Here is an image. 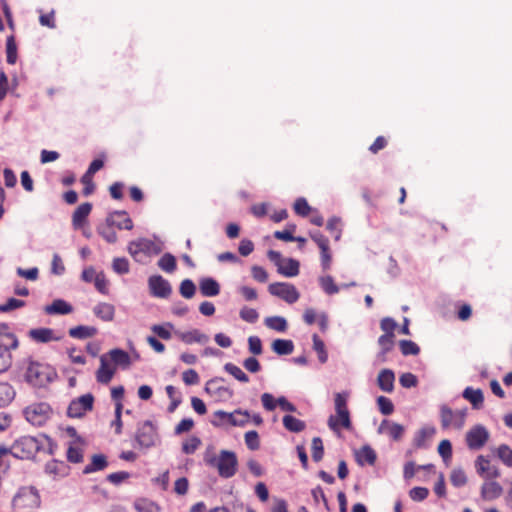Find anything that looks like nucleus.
I'll use <instances>...</instances> for the list:
<instances>
[{
  "instance_id": "nucleus-1",
  "label": "nucleus",
  "mask_w": 512,
  "mask_h": 512,
  "mask_svg": "<svg viewBox=\"0 0 512 512\" xmlns=\"http://www.w3.org/2000/svg\"><path fill=\"white\" fill-rule=\"evenodd\" d=\"M57 377L56 370L49 364L29 360L27 362L24 379L33 387H46Z\"/></svg>"
},
{
  "instance_id": "nucleus-2",
  "label": "nucleus",
  "mask_w": 512,
  "mask_h": 512,
  "mask_svg": "<svg viewBox=\"0 0 512 512\" xmlns=\"http://www.w3.org/2000/svg\"><path fill=\"white\" fill-rule=\"evenodd\" d=\"M41 496L34 486H22L17 489L11 500V508L14 512H26L39 508Z\"/></svg>"
},
{
  "instance_id": "nucleus-3",
  "label": "nucleus",
  "mask_w": 512,
  "mask_h": 512,
  "mask_svg": "<svg viewBox=\"0 0 512 512\" xmlns=\"http://www.w3.org/2000/svg\"><path fill=\"white\" fill-rule=\"evenodd\" d=\"M348 398V392H338L334 396L336 415H331L328 419V426L333 431H339L341 427L345 429L351 427L350 412L347 406Z\"/></svg>"
},
{
  "instance_id": "nucleus-4",
  "label": "nucleus",
  "mask_w": 512,
  "mask_h": 512,
  "mask_svg": "<svg viewBox=\"0 0 512 512\" xmlns=\"http://www.w3.org/2000/svg\"><path fill=\"white\" fill-rule=\"evenodd\" d=\"M19 341L10 332L7 324H0V374L7 371L12 364L11 350L17 349Z\"/></svg>"
},
{
  "instance_id": "nucleus-5",
  "label": "nucleus",
  "mask_w": 512,
  "mask_h": 512,
  "mask_svg": "<svg viewBox=\"0 0 512 512\" xmlns=\"http://www.w3.org/2000/svg\"><path fill=\"white\" fill-rule=\"evenodd\" d=\"M127 249L131 257L142 264L147 263L153 256L161 253V247L147 238H139L129 242Z\"/></svg>"
},
{
  "instance_id": "nucleus-6",
  "label": "nucleus",
  "mask_w": 512,
  "mask_h": 512,
  "mask_svg": "<svg viewBox=\"0 0 512 512\" xmlns=\"http://www.w3.org/2000/svg\"><path fill=\"white\" fill-rule=\"evenodd\" d=\"M207 463L217 468L218 473L223 478H230L237 471V457L232 451L222 450L218 457L207 459Z\"/></svg>"
},
{
  "instance_id": "nucleus-7",
  "label": "nucleus",
  "mask_w": 512,
  "mask_h": 512,
  "mask_svg": "<svg viewBox=\"0 0 512 512\" xmlns=\"http://www.w3.org/2000/svg\"><path fill=\"white\" fill-rule=\"evenodd\" d=\"M40 449V442L32 436H22L15 440L9 452L19 459H31ZM8 452V449H7Z\"/></svg>"
},
{
  "instance_id": "nucleus-8",
  "label": "nucleus",
  "mask_w": 512,
  "mask_h": 512,
  "mask_svg": "<svg viewBox=\"0 0 512 512\" xmlns=\"http://www.w3.org/2000/svg\"><path fill=\"white\" fill-rule=\"evenodd\" d=\"M26 420L34 426L41 427L46 424L52 415V409L48 403H33L23 411Z\"/></svg>"
},
{
  "instance_id": "nucleus-9",
  "label": "nucleus",
  "mask_w": 512,
  "mask_h": 512,
  "mask_svg": "<svg viewBox=\"0 0 512 512\" xmlns=\"http://www.w3.org/2000/svg\"><path fill=\"white\" fill-rule=\"evenodd\" d=\"M467 415V409H461L453 411L446 405L441 406L440 410V418H441V426L446 429L451 426L457 429H461L465 424V419Z\"/></svg>"
},
{
  "instance_id": "nucleus-10",
  "label": "nucleus",
  "mask_w": 512,
  "mask_h": 512,
  "mask_svg": "<svg viewBox=\"0 0 512 512\" xmlns=\"http://www.w3.org/2000/svg\"><path fill=\"white\" fill-rule=\"evenodd\" d=\"M135 440L141 448H150L154 446L158 440V433L155 425L149 420L144 421L139 425L136 431Z\"/></svg>"
},
{
  "instance_id": "nucleus-11",
  "label": "nucleus",
  "mask_w": 512,
  "mask_h": 512,
  "mask_svg": "<svg viewBox=\"0 0 512 512\" xmlns=\"http://www.w3.org/2000/svg\"><path fill=\"white\" fill-rule=\"evenodd\" d=\"M489 437L490 434L487 428L478 424L467 431L465 441L470 450H480L486 445Z\"/></svg>"
},
{
  "instance_id": "nucleus-12",
  "label": "nucleus",
  "mask_w": 512,
  "mask_h": 512,
  "mask_svg": "<svg viewBox=\"0 0 512 512\" xmlns=\"http://www.w3.org/2000/svg\"><path fill=\"white\" fill-rule=\"evenodd\" d=\"M268 291L271 295L279 297L289 304L297 302L300 297L296 287L290 283H272L269 285Z\"/></svg>"
},
{
  "instance_id": "nucleus-13",
  "label": "nucleus",
  "mask_w": 512,
  "mask_h": 512,
  "mask_svg": "<svg viewBox=\"0 0 512 512\" xmlns=\"http://www.w3.org/2000/svg\"><path fill=\"white\" fill-rule=\"evenodd\" d=\"M93 404L94 396L91 393L82 395L70 402L67 415L71 418H80L93 409Z\"/></svg>"
},
{
  "instance_id": "nucleus-14",
  "label": "nucleus",
  "mask_w": 512,
  "mask_h": 512,
  "mask_svg": "<svg viewBox=\"0 0 512 512\" xmlns=\"http://www.w3.org/2000/svg\"><path fill=\"white\" fill-rule=\"evenodd\" d=\"M148 285L151 294L155 297L167 298L172 292L170 283L161 275L151 276L148 280Z\"/></svg>"
},
{
  "instance_id": "nucleus-15",
  "label": "nucleus",
  "mask_w": 512,
  "mask_h": 512,
  "mask_svg": "<svg viewBox=\"0 0 512 512\" xmlns=\"http://www.w3.org/2000/svg\"><path fill=\"white\" fill-rule=\"evenodd\" d=\"M106 223L111 224L113 227H117L120 230L133 229V221L126 211H114L110 213L106 218Z\"/></svg>"
},
{
  "instance_id": "nucleus-16",
  "label": "nucleus",
  "mask_w": 512,
  "mask_h": 512,
  "mask_svg": "<svg viewBox=\"0 0 512 512\" xmlns=\"http://www.w3.org/2000/svg\"><path fill=\"white\" fill-rule=\"evenodd\" d=\"M28 336L36 343H49L51 341H59L61 336H56L51 328H35L28 332Z\"/></svg>"
},
{
  "instance_id": "nucleus-17",
  "label": "nucleus",
  "mask_w": 512,
  "mask_h": 512,
  "mask_svg": "<svg viewBox=\"0 0 512 512\" xmlns=\"http://www.w3.org/2000/svg\"><path fill=\"white\" fill-rule=\"evenodd\" d=\"M116 372V367L110 365L106 355L100 357V367L96 372V379L99 383L108 384Z\"/></svg>"
},
{
  "instance_id": "nucleus-18",
  "label": "nucleus",
  "mask_w": 512,
  "mask_h": 512,
  "mask_svg": "<svg viewBox=\"0 0 512 512\" xmlns=\"http://www.w3.org/2000/svg\"><path fill=\"white\" fill-rule=\"evenodd\" d=\"M175 335L185 344H193V343H206L209 340V337L202 333L198 329H192L190 331H176Z\"/></svg>"
},
{
  "instance_id": "nucleus-19",
  "label": "nucleus",
  "mask_w": 512,
  "mask_h": 512,
  "mask_svg": "<svg viewBox=\"0 0 512 512\" xmlns=\"http://www.w3.org/2000/svg\"><path fill=\"white\" fill-rule=\"evenodd\" d=\"M436 433V429L434 426H424L419 429L413 438V445L416 448H426L429 445V442L433 438Z\"/></svg>"
},
{
  "instance_id": "nucleus-20",
  "label": "nucleus",
  "mask_w": 512,
  "mask_h": 512,
  "mask_svg": "<svg viewBox=\"0 0 512 512\" xmlns=\"http://www.w3.org/2000/svg\"><path fill=\"white\" fill-rule=\"evenodd\" d=\"M503 493L502 486L496 481H486L481 486V498L485 501H492L499 498Z\"/></svg>"
},
{
  "instance_id": "nucleus-21",
  "label": "nucleus",
  "mask_w": 512,
  "mask_h": 512,
  "mask_svg": "<svg viewBox=\"0 0 512 512\" xmlns=\"http://www.w3.org/2000/svg\"><path fill=\"white\" fill-rule=\"evenodd\" d=\"M92 210V204L89 202L79 205L72 215V225L75 229L81 228Z\"/></svg>"
},
{
  "instance_id": "nucleus-22",
  "label": "nucleus",
  "mask_w": 512,
  "mask_h": 512,
  "mask_svg": "<svg viewBox=\"0 0 512 512\" xmlns=\"http://www.w3.org/2000/svg\"><path fill=\"white\" fill-rule=\"evenodd\" d=\"M395 374L390 369H383L379 372L377 377V384L379 388L387 393H391L394 389Z\"/></svg>"
},
{
  "instance_id": "nucleus-23",
  "label": "nucleus",
  "mask_w": 512,
  "mask_h": 512,
  "mask_svg": "<svg viewBox=\"0 0 512 512\" xmlns=\"http://www.w3.org/2000/svg\"><path fill=\"white\" fill-rule=\"evenodd\" d=\"M220 379H212L206 383L205 391L213 396L223 399L232 397L233 392L228 387L218 385Z\"/></svg>"
},
{
  "instance_id": "nucleus-24",
  "label": "nucleus",
  "mask_w": 512,
  "mask_h": 512,
  "mask_svg": "<svg viewBox=\"0 0 512 512\" xmlns=\"http://www.w3.org/2000/svg\"><path fill=\"white\" fill-rule=\"evenodd\" d=\"M48 315H66L73 311V307L62 299L54 300L50 305L44 308Z\"/></svg>"
},
{
  "instance_id": "nucleus-25",
  "label": "nucleus",
  "mask_w": 512,
  "mask_h": 512,
  "mask_svg": "<svg viewBox=\"0 0 512 512\" xmlns=\"http://www.w3.org/2000/svg\"><path fill=\"white\" fill-rule=\"evenodd\" d=\"M110 360L114 363L115 367L120 366L122 369H127L131 365L130 355L119 348H115L108 353Z\"/></svg>"
},
{
  "instance_id": "nucleus-26",
  "label": "nucleus",
  "mask_w": 512,
  "mask_h": 512,
  "mask_svg": "<svg viewBox=\"0 0 512 512\" xmlns=\"http://www.w3.org/2000/svg\"><path fill=\"white\" fill-rule=\"evenodd\" d=\"M199 289L204 297H214L220 293V286L218 282L210 277L200 280Z\"/></svg>"
},
{
  "instance_id": "nucleus-27",
  "label": "nucleus",
  "mask_w": 512,
  "mask_h": 512,
  "mask_svg": "<svg viewBox=\"0 0 512 512\" xmlns=\"http://www.w3.org/2000/svg\"><path fill=\"white\" fill-rule=\"evenodd\" d=\"M379 431L387 433L393 440L398 441L404 434V427L398 423H391L388 420H383L379 427Z\"/></svg>"
},
{
  "instance_id": "nucleus-28",
  "label": "nucleus",
  "mask_w": 512,
  "mask_h": 512,
  "mask_svg": "<svg viewBox=\"0 0 512 512\" xmlns=\"http://www.w3.org/2000/svg\"><path fill=\"white\" fill-rule=\"evenodd\" d=\"M299 261L289 258L284 259L277 267L278 273L285 277H295L299 274Z\"/></svg>"
},
{
  "instance_id": "nucleus-29",
  "label": "nucleus",
  "mask_w": 512,
  "mask_h": 512,
  "mask_svg": "<svg viewBox=\"0 0 512 512\" xmlns=\"http://www.w3.org/2000/svg\"><path fill=\"white\" fill-rule=\"evenodd\" d=\"M69 336L75 339H87L98 333L96 327L79 325L69 329Z\"/></svg>"
},
{
  "instance_id": "nucleus-30",
  "label": "nucleus",
  "mask_w": 512,
  "mask_h": 512,
  "mask_svg": "<svg viewBox=\"0 0 512 512\" xmlns=\"http://www.w3.org/2000/svg\"><path fill=\"white\" fill-rule=\"evenodd\" d=\"M93 312L101 320L110 322L114 319L115 308L109 303H99L94 307Z\"/></svg>"
},
{
  "instance_id": "nucleus-31",
  "label": "nucleus",
  "mask_w": 512,
  "mask_h": 512,
  "mask_svg": "<svg viewBox=\"0 0 512 512\" xmlns=\"http://www.w3.org/2000/svg\"><path fill=\"white\" fill-rule=\"evenodd\" d=\"M108 466L106 456L103 454H95L92 456L91 462L85 466L83 472L85 474L93 473L105 469Z\"/></svg>"
},
{
  "instance_id": "nucleus-32",
  "label": "nucleus",
  "mask_w": 512,
  "mask_h": 512,
  "mask_svg": "<svg viewBox=\"0 0 512 512\" xmlns=\"http://www.w3.org/2000/svg\"><path fill=\"white\" fill-rule=\"evenodd\" d=\"M463 397L468 400L475 409L480 408L484 401L482 391L480 389H473L472 387L465 388Z\"/></svg>"
},
{
  "instance_id": "nucleus-33",
  "label": "nucleus",
  "mask_w": 512,
  "mask_h": 512,
  "mask_svg": "<svg viewBox=\"0 0 512 512\" xmlns=\"http://www.w3.org/2000/svg\"><path fill=\"white\" fill-rule=\"evenodd\" d=\"M356 459L360 465H373L376 461V453L370 446H363L356 453Z\"/></svg>"
},
{
  "instance_id": "nucleus-34",
  "label": "nucleus",
  "mask_w": 512,
  "mask_h": 512,
  "mask_svg": "<svg viewBox=\"0 0 512 512\" xmlns=\"http://www.w3.org/2000/svg\"><path fill=\"white\" fill-rule=\"evenodd\" d=\"M272 350L278 355H289L294 350V344L288 339H276L272 343Z\"/></svg>"
},
{
  "instance_id": "nucleus-35",
  "label": "nucleus",
  "mask_w": 512,
  "mask_h": 512,
  "mask_svg": "<svg viewBox=\"0 0 512 512\" xmlns=\"http://www.w3.org/2000/svg\"><path fill=\"white\" fill-rule=\"evenodd\" d=\"M15 390L7 382H0V407L8 405L15 397Z\"/></svg>"
},
{
  "instance_id": "nucleus-36",
  "label": "nucleus",
  "mask_w": 512,
  "mask_h": 512,
  "mask_svg": "<svg viewBox=\"0 0 512 512\" xmlns=\"http://www.w3.org/2000/svg\"><path fill=\"white\" fill-rule=\"evenodd\" d=\"M265 325L272 330L277 332H285L288 328L287 321L282 316H271L264 320Z\"/></svg>"
},
{
  "instance_id": "nucleus-37",
  "label": "nucleus",
  "mask_w": 512,
  "mask_h": 512,
  "mask_svg": "<svg viewBox=\"0 0 512 512\" xmlns=\"http://www.w3.org/2000/svg\"><path fill=\"white\" fill-rule=\"evenodd\" d=\"M283 425L284 427L291 432H301L305 429L306 424L304 421L292 416L285 415L283 417Z\"/></svg>"
},
{
  "instance_id": "nucleus-38",
  "label": "nucleus",
  "mask_w": 512,
  "mask_h": 512,
  "mask_svg": "<svg viewBox=\"0 0 512 512\" xmlns=\"http://www.w3.org/2000/svg\"><path fill=\"white\" fill-rule=\"evenodd\" d=\"M67 465L63 461L51 460L46 463L45 471L49 475L63 476L67 472Z\"/></svg>"
},
{
  "instance_id": "nucleus-39",
  "label": "nucleus",
  "mask_w": 512,
  "mask_h": 512,
  "mask_svg": "<svg viewBox=\"0 0 512 512\" xmlns=\"http://www.w3.org/2000/svg\"><path fill=\"white\" fill-rule=\"evenodd\" d=\"M158 266L161 270L167 273H173L177 267L176 258L170 253H165L159 259Z\"/></svg>"
},
{
  "instance_id": "nucleus-40",
  "label": "nucleus",
  "mask_w": 512,
  "mask_h": 512,
  "mask_svg": "<svg viewBox=\"0 0 512 512\" xmlns=\"http://www.w3.org/2000/svg\"><path fill=\"white\" fill-rule=\"evenodd\" d=\"M394 337L395 335H381L378 339V344L381 347V352L379 356L381 357V361H385V355L392 350L394 345Z\"/></svg>"
},
{
  "instance_id": "nucleus-41",
  "label": "nucleus",
  "mask_w": 512,
  "mask_h": 512,
  "mask_svg": "<svg viewBox=\"0 0 512 512\" xmlns=\"http://www.w3.org/2000/svg\"><path fill=\"white\" fill-rule=\"evenodd\" d=\"M224 370L233 376L236 380L242 383H248L249 377L243 372V370L233 363H226Z\"/></svg>"
},
{
  "instance_id": "nucleus-42",
  "label": "nucleus",
  "mask_w": 512,
  "mask_h": 512,
  "mask_svg": "<svg viewBox=\"0 0 512 512\" xmlns=\"http://www.w3.org/2000/svg\"><path fill=\"white\" fill-rule=\"evenodd\" d=\"M319 283L323 291L328 295H333L339 292V287L335 284L332 276L327 275L319 279Z\"/></svg>"
},
{
  "instance_id": "nucleus-43",
  "label": "nucleus",
  "mask_w": 512,
  "mask_h": 512,
  "mask_svg": "<svg viewBox=\"0 0 512 512\" xmlns=\"http://www.w3.org/2000/svg\"><path fill=\"white\" fill-rule=\"evenodd\" d=\"M232 418V426H245L250 420V414L246 410L237 409L233 411V415L229 416Z\"/></svg>"
},
{
  "instance_id": "nucleus-44",
  "label": "nucleus",
  "mask_w": 512,
  "mask_h": 512,
  "mask_svg": "<svg viewBox=\"0 0 512 512\" xmlns=\"http://www.w3.org/2000/svg\"><path fill=\"white\" fill-rule=\"evenodd\" d=\"M313 340V348L318 354V359L321 363H325L328 359V354L325 349L324 342L320 339V337L317 334H314L312 336Z\"/></svg>"
},
{
  "instance_id": "nucleus-45",
  "label": "nucleus",
  "mask_w": 512,
  "mask_h": 512,
  "mask_svg": "<svg viewBox=\"0 0 512 512\" xmlns=\"http://www.w3.org/2000/svg\"><path fill=\"white\" fill-rule=\"evenodd\" d=\"M7 63L15 64L17 61V45L14 36H9L6 41Z\"/></svg>"
},
{
  "instance_id": "nucleus-46",
  "label": "nucleus",
  "mask_w": 512,
  "mask_h": 512,
  "mask_svg": "<svg viewBox=\"0 0 512 512\" xmlns=\"http://www.w3.org/2000/svg\"><path fill=\"white\" fill-rule=\"evenodd\" d=\"M451 484L455 487H462L467 483V476L463 469L455 468L450 474Z\"/></svg>"
},
{
  "instance_id": "nucleus-47",
  "label": "nucleus",
  "mask_w": 512,
  "mask_h": 512,
  "mask_svg": "<svg viewBox=\"0 0 512 512\" xmlns=\"http://www.w3.org/2000/svg\"><path fill=\"white\" fill-rule=\"evenodd\" d=\"M311 450L312 458L315 462H319L320 460H322L324 456V446L322 439L320 437H314L312 439Z\"/></svg>"
},
{
  "instance_id": "nucleus-48",
  "label": "nucleus",
  "mask_w": 512,
  "mask_h": 512,
  "mask_svg": "<svg viewBox=\"0 0 512 512\" xmlns=\"http://www.w3.org/2000/svg\"><path fill=\"white\" fill-rule=\"evenodd\" d=\"M399 346L404 356L417 355L420 352L419 346L411 340H401Z\"/></svg>"
},
{
  "instance_id": "nucleus-49",
  "label": "nucleus",
  "mask_w": 512,
  "mask_h": 512,
  "mask_svg": "<svg viewBox=\"0 0 512 512\" xmlns=\"http://www.w3.org/2000/svg\"><path fill=\"white\" fill-rule=\"evenodd\" d=\"M98 232L108 243H115L118 239L117 233L111 224L106 223L98 229Z\"/></svg>"
},
{
  "instance_id": "nucleus-50",
  "label": "nucleus",
  "mask_w": 512,
  "mask_h": 512,
  "mask_svg": "<svg viewBox=\"0 0 512 512\" xmlns=\"http://www.w3.org/2000/svg\"><path fill=\"white\" fill-rule=\"evenodd\" d=\"M179 292L184 298L190 299L196 292V286L192 280L185 279L180 284Z\"/></svg>"
},
{
  "instance_id": "nucleus-51",
  "label": "nucleus",
  "mask_w": 512,
  "mask_h": 512,
  "mask_svg": "<svg viewBox=\"0 0 512 512\" xmlns=\"http://www.w3.org/2000/svg\"><path fill=\"white\" fill-rule=\"evenodd\" d=\"M244 438L245 444L250 450L255 451L260 448V440L257 431L251 430L246 432Z\"/></svg>"
},
{
  "instance_id": "nucleus-52",
  "label": "nucleus",
  "mask_w": 512,
  "mask_h": 512,
  "mask_svg": "<svg viewBox=\"0 0 512 512\" xmlns=\"http://www.w3.org/2000/svg\"><path fill=\"white\" fill-rule=\"evenodd\" d=\"M201 445V440L196 437L192 436L188 439H186L182 444V451L185 454H193Z\"/></svg>"
},
{
  "instance_id": "nucleus-53",
  "label": "nucleus",
  "mask_w": 512,
  "mask_h": 512,
  "mask_svg": "<svg viewBox=\"0 0 512 512\" xmlns=\"http://www.w3.org/2000/svg\"><path fill=\"white\" fill-rule=\"evenodd\" d=\"M497 454L506 466L512 467V449L509 446L505 444L500 445L498 447Z\"/></svg>"
},
{
  "instance_id": "nucleus-54",
  "label": "nucleus",
  "mask_w": 512,
  "mask_h": 512,
  "mask_svg": "<svg viewBox=\"0 0 512 512\" xmlns=\"http://www.w3.org/2000/svg\"><path fill=\"white\" fill-rule=\"evenodd\" d=\"M377 405L383 415H391L394 412V405L392 401L385 396H379L377 398Z\"/></svg>"
},
{
  "instance_id": "nucleus-55",
  "label": "nucleus",
  "mask_w": 512,
  "mask_h": 512,
  "mask_svg": "<svg viewBox=\"0 0 512 512\" xmlns=\"http://www.w3.org/2000/svg\"><path fill=\"white\" fill-rule=\"evenodd\" d=\"M239 315L243 321L248 323H255L259 318V313L257 312V310L247 306L243 307L240 310Z\"/></svg>"
},
{
  "instance_id": "nucleus-56",
  "label": "nucleus",
  "mask_w": 512,
  "mask_h": 512,
  "mask_svg": "<svg viewBox=\"0 0 512 512\" xmlns=\"http://www.w3.org/2000/svg\"><path fill=\"white\" fill-rule=\"evenodd\" d=\"M25 305L23 300H19L16 298H9L5 303L0 304V312L7 313L12 310L21 308Z\"/></svg>"
},
{
  "instance_id": "nucleus-57",
  "label": "nucleus",
  "mask_w": 512,
  "mask_h": 512,
  "mask_svg": "<svg viewBox=\"0 0 512 512\" xmlns=\"http://www.w3.org/2000/svg\"><path fill=\"white\" fill-rule=\"evenodd\" d=\"M103 166H104L103 160H101V159L93 160L90 163V165L88 167V170L86 171V173L81 178V182L82 183H86V180L88 178H91L96 172H98L101 168H103Z\"/></svg>"
},
{
  "instance_id": "nucleus-58",
  "label": "nucleus",
  "mask_w": 512,
  "mask_h": 512,
  "mask_svg": "<svg viewBox=\"0 0 512 512\" xmlns=\"http://www.w3.org/2000/svg\"><path fill=\"white\" fill-rule=\"evenodd\" d=\"M294 211L296 214L306 217L311 211V207L305 198H298L294 203Z\"/></svg>"
},
{
  "instance_id": "nucleus-59",
  "label": "nucleus",
  "mask_w": 512,
  "mask_h": 512,
  "mask_svg": "<svg viewBox=\"0 0 512 512\" xmlns=\"http://www.w3.org/2000/svg\"><path fill=\"white\" fill-rule=\"evenodd\" d=\"M112 268L118 274H127L129 272V262L124 257H117L113 260Z\"/></svg>"
},
{
  "instance_id": "nucleus-60",
  "label": "nucleus",
  "mask_w": 512,
  "mask_h": 512,
  "mask_svg": "<svg viewBox=\"0 0 512 512\" xmlns=\"http://www.w3.org/2000/svg\"><path fill=\"white\" fill-rule=\"evenodd\" d=\"M173 325L171 323H166L165 325H153L152 331L161 339L169 340L171 338V332L169 328H172Z\"/></svg>"
},
{
  "instance_id": "nucleus-61",
  "label": "nucleus",
  "mask_w": 512,
  "mask_h": 512,
  "mask_svg": "<svg viewBox=\"0 0 512 512\" xmlns=\"http://www.w3.org/2000/svg\"><path fill=\"white\" fill-rule=\"evenodd\" d=\"M182 380L186 385H197L200 382V377L196 370L188 369L182 373Z\"/></svg>"
},
{
  "instance_id": "nucleus-62",
  "label": "nucleus",
  "mask_w": 512,
  "mask_h": 512,
  "mask_svg": "<svg viewBox=\"0 0 512 512\" xmlns=\"http://www.w3.org/2000/svg\"><path fill=\"white\" fill-rule=\"evenodd\" d=\"M67 459L72 463H80L83 460V451L78 446H70L67 450Z\"/></svg>"
},
{
  "instance_id": "nucleus-63",
  "label": "nucleus",
  "mask_w": 512,
  "mask_h": 512,
  "mask_svg": "<svg viewBox=\"0 0 512 512\" xmlns=\"http://www.w3.org/2000/svg\"><path fill=\"white\" fill-rule=\"evenodd\" d=\"M248 347L253 355H260L263 352L262 342L258 336H250L248 338Z\"/></svg>"
},
{
  "instance_id": "nucleus-64",
  "label": "nucleus",
  "mask_w": 512,
  "mask_h": 512,
  "mask_svg": "<svg viewBox=\"0 0 512 512\" xmlns=\"http://www.w3.org/2000/svg\"><path fill=\"white\" fill-rule=\"evenodd\" d=\"M429 495V490L425 487H414L409 491V496L413 501H423Z\"/></svg>"
}]
</instances>
